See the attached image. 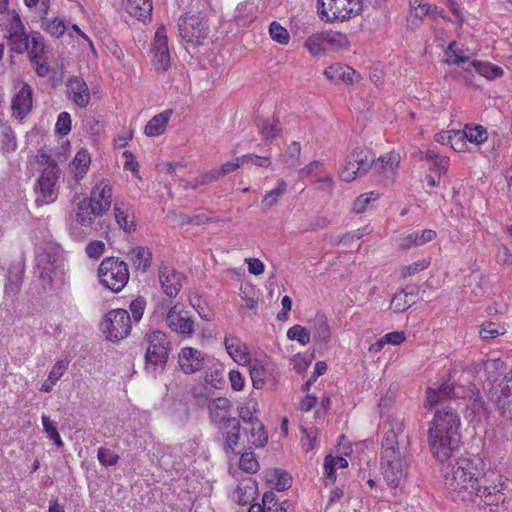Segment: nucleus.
Wrapping results in <instances>:
<instances>
[{
	"instance_id": "nucleus-1",
	"label": "nucleus",
	"mask_w": 512,
	"mask_h": 512,
	"mask_svg": "<svg viewBox=\"0 0 512 512\" xmlns=\"http://www.w3.org/2000/svg\"><path fill=\"white\" fill-rule=\"evenodd\" d=\"M483 471L481 458L460 457L443 470L445 490L453 501L478 512H500L506 500L503 484L489 481Z\"/></svg>"
},
{
	"instance_id": "nucleus-2",
	"label": "nucleus",
	"mask_w": 512,
	"mask_h": 512,
	"mask_svg": "<svg viewBox=\"0 0 512 512\" xmlns=\"http://www.w3.org/2000/svg\"><path fill=\"white\" fill-rule=\"evenodd\" d=\"M389 430L382 439L380 457L381 472L384 480L391 488H397L408 470V457L399 447L398 436L405 430L404 419L389 416Z\"/></svg>"
},
{
	"instance_id": "nucleus-3",
	"label": "nucleus",
	"mask_w": 512,
	"mask_h": 512,
	"mask_svg": "<svg viewBox=\"0 0 512 512\" xmlns=\"http://www.w3.org/2000/svg\"><path fill=\"white\" fill-rule=\"evenodd\" d=\"M460 417L455 408L445 405L437 409L428 429V442L433 456L446 461L457 448L460 436Z\"/></svg>"
},
{
	"instance_id": "nucleus-4",
	"label": "nucleus",
	"mask_w": 512,
	"mask_h": 512,
	"mask_svg": "<svg viewBox=\"0 0 512 512\" xmlns=\"http://www.w3.org/2000/svg\"><path fill=\"white\" fill-rule=\"evenodd\" d=\"M145 339L148 347L145 353V371L152 377L161 374L166 367L171 342L166 333L155 330L147 333Z\"/></svg>"
},
{
	"instance_id": "nucleus-5",
	"label": "nucleus",
	"mask_w": 512,
	"mask_h": 512,
	"mask_svg": "<svg viewBox=\"0 0 512 512\" xmlns=\"http://www.w3.org/2000/svg\"><path fill=\"white\" fill-rule=\"evenodd\" d=\"M426 401L425 407L432 409L437 404H440L444 400L452 399V398H470L473 400V410L475 412H480L484 410V401L482 400L479 392L475 390V386H470L468 389H465L462 386H450L448 384H443L438 388H428L426 391Z\"/></svg>"
},
{
	"instance_id": "nucleus-6",
	"label": "nucleus",
	"mask_w": 512,
	"mask_h": 512,
	"mask_svg": "<svg viewBox=\"0 0 512 512\" xmlns=\"http://www.w3.org/2000/svg\"><path fill=\"white\" fill-rule=\"evenodd\" d=\"M98 277L103 286L118 293L129 281L128 266L119 258L106 257L98 267Z\"/></svg>"
},
{
	"instance_id": "nucleus-7",
	"label": "nucleus",
	"mask_w": 512,
	"mask_h": 512,
	"mask_svg": "<svg viewBox=\"0 0 512 512\" xmlns=\"http://www.w3.org/2000/svg\"><path fill=\"white\" fill-rule=\"evenodd\" d=\"M363 10V0H318V13L326 22L345 21Z\"/></svg>"
},
{
	"instance_id": "nucleus-8",
	"label": "nucleus",
	"mask_w": 512,
	"mask_h": 512,
	"mask_svg": "<svg viewBox=\"0 0 512 512\" xmlns=\"http://www.w3.org/2000/svg\"><path fill=\"white\" fill-rule=\"evenodd\" d=\"M167 307L168 305L165 304V301L159 303L156 308V313L161 312V315L164 316L167 327L171 331L184 338H191L194 335L196 328L195 322L189 311L185 310L183 305L175 304L169 307L165 313Z\"/></svg>"
},
{
	"instance_id": "nucleus-9",
	"label": "nucleus",
	"mask_w": 512,
	"mask_h": 512,
	"mask_svg": "<svg viewBox=\"0 0 512 512\" xmlns=\"http://www.w3.org/2000/svg\"><path fill=\"white\" fill-rule=\"evenodd\" d=\"M374 154L367 148L357 147L346 156L338 174L341 180L351 182L365 175L372 167Z\"/></svg>"
},
{
	"instance_id": "nucleus-10",
	"label": "nucleus",
	"mask_w": 512,
	"mask_h": 512,
	"mask_svg": "<svg viewBox=\"0 0 512 512\" xmlns=\"http://www.w3.org/2000/svg\"><path fill=\"white\" fill-rule=\"evenodd\" d=\"M101 329L106 338L111 341H119L130 334L131 317L125 309L110 310L101 323Z\"/></svg>"
},
{
	"instance_id": "nucleus-11",
	"label": "nucleus",
	"mask_w": 512,
	"mask_h": 512,
	"mask_svg": "<svg viewBox=\"0 0 512 512\" xmlns=\"http://www.w3.org/2000/svg\"><path fill=\"white\" fill-rule=\"evenodd\" d=\"M42 162L45 161L46 167L37 180L35 190L39 191L46 202H53L57 197L56 183L59 178V168L51 156L41 153Z\"/></svg>"
},
{
	"instance_id": "nucleus-12",
	"label": "nucleus",
	"mask_w": 512,
	"mask_h": 512,
	"mask_svg": "<svg viewBox=\"0 0 512 512\" xmlns=\"http://www.w3.org/2000/svg\"><path fill=\"white\" fill-rule=\"evenodd\" d=\"M490 400L499 415L512 425V372L506 374L501 383L491 389Z\"/></svg>"
},
{
	"instance_id": "nucleus-13",
	"label": "nucleus",
	"mask_w": 512,
	"mask_h": 512,
	"mask_svg": "<svg viewBox=\"0 0 512 512\" xmlns=\"http://www.w3.org/2000/svg\"><path fill=\"white\" fill-rule=\"evenodd\" d=\"M410 13L407 17L408 25L411 29H418L420 23L424 20H431L441 25L445 21L446 14L443 9L433 6L423 0H413L410 3Z\"/></svg>"
},
{
	"instance_id": "nucleus-14",
	"label": "nucleus",
	"mask_w": 512,
	"mask_h": 512,
	"mask_svg": "<svg viewBox=\"0 0 512 512\" xmlns=\"http://www.w3.org/2000/svg\"><path fill=\"white\" fill-rule=\"evenodd\" d=\"M112 196L111 185L106 181H101L91 189L89 197L84 199L92 208L91 211L100 218L109 211L112 204Z\"/></svg>"
},
{
	"instance_id": "nucleus-15",
	"label": "nucleus",
	"mask_w": 512,
	"mask_h": 512,
	"mask_svg": "<svg viewBox=\"0 0 512 512\" xmlns=\"http://www.w3.org/2000/svg\"><path fill=\"white\" fill-rule=\"evenodd\" d=\"M210 357L193 347H184L179 353L178 363L185 374H193L203 370Z\"/></svg>"
},
{
	"instance_id": "nucleus-16",
	"label": "nucleus",
	"mask_w": 512,
	"mask_h": 512,
	"mask_svg": "<svg viewBox=\"0 0 512 512\" xmlns=\"http://www.w3.org/2000/svg\"><path fill=\"white\" fill-rule=\"evenodd\" d=\"M152 65L158 74L168 71L171 66L168 39L166 34H155L152 44Z\"/></svg>"
},
{
	"instance_id": "nucleus-17",
	"label": "nucleus",
	"mask_w": 512,
	"mask_h": 512,
	"mask_svg": "<svg viewBox=\"0 0 512 512\" xmlns=\"http://www.w3.org/2000/svg\"><path fill=\"white\" fill-rule=\"evenodd\" d=\"M159 282L165 295L174 298L178 295L182 288L184 276L176 272L173 268L162 265L159 269Z\"/></svg>"
},
{
	"instance_id": "nucleus-18",
	"label": "nucleus",
	"mask_w": 512,
	"mask_h": 512,
	"mask_svg": "<svg viewBox=\"0 0 512 512\" xmlns=\"http://www.w3.org/2000/svg\"><path fill=\"white\" fill-rule=\"evenodd\" d=\"M324 75L328 80L334 83L343 82L346 84H353L355 82H359L361 79L360 74L356 70L341 63H335L328 66L324 70Z\"/></svg>"
},
{
	"instance_id": "nucleus-19",
	"label": "nucleus",
	"mask_w": 512,
	"mask_h": 512,
	"mask_svg": "<svg viewBox=\"0 0 512 512\" xmlns=\"http://www.w3.org/2000/svg\"><path fill=\"white\" fill-rule=\"evenodd\" d=\"M68 98L78 107L85 108L90 102V91L83 78L74 76L68 80Z\"/></svg>"
},
{
	"instance_id": "nucleus-20",
	"label": "nucleus",
	"mask_w": 512,
	"mask_h": 512,
	"mask_svg": "<svg viewBox=\"0 0 512 512\" xmlns=\"http://www.w3.org/2000/svg\"><path fill=\"white\" fill-rule=\"evenodd\" d=\"M232 404L229 399L225 397H218L212 399L208 404L209 416L215 425L218 427L231 421L234 417L231 416Z\"/></svg>"
},
{
	"instance_id": "nucleus-21",
	"label": "nucleus",
	"mask_w": 512,
	"mask_h": 512,
	"mask_svg": "<svg viewBox=\"0 0 512 512\" xmlns=\"http://www.w3.org/2000/svg\"><path fill=\"white\" fill-rule=\"evenodd\" d=\"M114 218L119 228L126 233L136 230V222L132 207L120 200H116L113 206Z\"/></svg>"
},
{
	"instance_id": "nucleus-22",
	"label": "nucleus",
	"mask_w": 512,
	"mask_h": 512,
	"mask_svg": "<svg viewBox=\"0 0 512 512\" xmlns=\"http://www.w3.org/2000/svg\"><path fill=\"white\" fill-rule=\"evenodd\" d=\"M223 438V448L226 453H234L236 447L240 444V420L237 418L218 427Z\"/></svg>"
},
{
	"instance_id": "nucleus-23",
	"label": "nucleus",
	"mask_w": 512,
	"mask_h": 512,
	"mask_svg": "<svg viewBox=\"0 0 512 512\" xmlns=\"http://www.w3.org/2000/svg\"><path fill=\"white\" fill-rule=\"evenodd\" d=\"M32 95V88L27 83L14 95L11 108L15 117L23 119L31 111Z\"/></svg>"
},
{
	"instance_id": "nucleus-24",
	"label": "nucleus",
	"mask_w": 512,
	"mask_h": 512,
	"mask_svg": "<svg viewBox=\"0 0 512 512\" xmlns=\"http://www.w3.org/2000/svg\"><path fill=\"white\" fill-rule=\"evenodd\" d=\"M125 11L135 19L146 23L151 20L152 0H122Z\"/></svg>"
},
{
	"instance_id": "nucleus-25",
	"label": "nucleus",
	"mask_w": 512,
	"mask_h": 512,
	"mask_svg": "<svg viewBox=\"0 0 512 512\" xmlns=\"http://www.w3.org/2000/svg\"><path fill=\"white\" fill-rule=\"evenodd\" d=\"M400 162L398 154H385L374 160L372 168L387 180H393Z\"/></svg>"
},
{
	"instance_id": "nucleus-26",
	"label": "nucleus",
	"mask_w": 512,
	"mask_h": 512,
	"mask_svg": "<svg viewBox=\"0 0 512 512\" xmlns=\"http://www.w3.org/2000/svg\"><path fill=\"white\" fill-rule=\"evenodd\" d=\"M205 381L215 389H220L225 384L224 366L215 358L210 357L209 361L206 362L205 368Z\"/></svg>"
},
{
	"instance_id": "nucleus-27",
	"label": "nucleus",
	"mask_w": 512,
	"mask_h": 512,
	"mask_svg": "<svg viewBox=\"0 0 512 512\" xmlns=\"http://www.w3.org/2000/svg\"><path fill=\"white\" fill-rule=\"evenodd\" d=\"M445 54L449 57V59L446 60V63L456 66L469 62L475 55V53L468 47H464L455 41L448 44Z\"/></svg>"
},
{
	"instance_id": "nucleus-28",
	"label": "nucleus",
	"mask_w": 512,
	"mask_h": 512,
	"mask_svg": "<svg viewBox=\"0 0 512 512\" xmlns=\"http://www.w3.org/2000/svg\"><path fill=\"white\" fill-rule=\"evenodd\" d=\"M258 7L252 0H246L240 3L234 15V20L239 28H244L252 23L257 16Z\"/></svg>"
},
{
	"instance_id": "nucleus-29",
	"label": "nucleus",
	"mask_w": 512,
	"mask_h": 512,
	"mask_svg": "<svg viewBox=\"0 0 512 512\" xmlns=\"http://www.w3.org/2000/svg\"><path fill=\"white\" fill-rule=\"evenodd\" d=\"M242 430L246 435L247 442L249 444L257 448L264 447L266 445L268 441V434L260 420L252 422L249 426H243Z\"/></svg>"
},
{
	"instance_id": "nucleus-30",
	"label": "nucleus",
	"mask_w": 512,
	"mask_h": 512,
	"mask_svg": "<svg viewBox=\"0 0 512 512\" xmlns=\"http://www.w3.org/2000/svg\"><path fill=\"white\" fill-rule=\"evenodd\" d=\"M172 114L173 111L171 109H167L152 117L145 126V134L148 137H156L163 134Z\"/></svg>"
},
{
	"instance_id": "nucleus-31",
	"label": "nucleus",
	"mask_w": 512,
	"mask_h": 512,
	"mask_svg": "<svg viewBox=\"0 0 512 512\" xmlns=\"http://www.w3.org/2000/svg\"><path fill=\"white\" fill-rule=\"evenodd\" d=\"M90 210H92V208L88 202H86L85 199H82L76 204L73 213L71 214V218L76 222V224L82 227H92L95 219L99 217Z\"/></svg>"
},
{
	"instance_id": "nucleus-32",
	"label": "nucleus",
	"mask_w": 512,
	"mask_h": 512,
	"mask_svg": "<svg viewBox=\"0 0 512 512\" xmlns=\"http://www.w3.org/2000/svg\"><path fill=\"white\" fill-rule=\"evenodd\" d=\"M416 156L421 160H426L431 163L430 170L437 172L439 175L445 174L449 167V158L434 150L419 151Z\"/></svg>"
},
{
	"instance_id": "nucleus-33",
	"label": "nucleus",
	"mask_w": 512,
	"mask_h": 512,
	"mask_svg": "<svg viewBox=\"0 0 512 512\" xmlns=\"http://www.w3.org/2000/svg\"><path fill=\"white\" fill-rule=\"evenodd\" d=\"M258 132L265 141H272L279 137L282 132V127L279 119L277 118H264L257 120Z\"/></svg>"
},
{
	"instance_id": "nucleus-34",
	"label": "nucleus",
	"mask_w": 512,
	"mask_h": 512,
	"mask_svg": "<svg viewBox=\"0 0 512 512\" xmlns=\"http://www.w3.org/2000/svg\"><path fill=\"white\" fill-rule=\"evenodd\" d=\"M225 348L234 361L246 362L248 360V353L246 345L234 335H228L224 339Z\"/></svg>"
},
{
	"instance_id": "nucleus-35",
	"label": "nucleus",
	"mask_w": 512,
	"mask_h": 512,
	"mask_svg": "<svg viewBox=\"0 0 512 512\" xmlns=\"http://www.w3.org/2000/svg\"><path fill=\"white\" fill-rule=\"evenodd\" d=\"M130 260L138 271L146 272L151 266L152 253L149 248L137 246L129 252Z\"/></svg>"
},
{
	"instance_id": "nucleus-36",
	"label": "nucleus",
	"mask_w": 512,
	"mask_h": 512,
	"mask_svg": "<svg viewBox=\"0 0 512 512\" xmlns=\"http://www.w3.org/2000/svg\"><path fill=\"white\" fill-rule=\"evenodd\" d=\"M465 70L470 73L474 71L489 80L499 78L504 73L503 69L497 65L477 60L470 62L469 66L466 67Z\"/></svg>"
},
{
	"instance_id": "nucleus-37",
	"label": "nucleus",
	"mask_w": 512,
	"mask_h": 512,
	"mask_svg": "<svg viewBox=\"0 0 512 512\" xmlns=\"http://www.w3.org/2000/svg\"><path fill=\"white\" fill-rule=\"evenodd\" d=\"M445 4L450 10L451 16L446 15L445 21H441V29L458 30L462 28L464 20L460 6L454 0H445Z\"/></svg>"
},
{
	"instance_id": "nucleus-38",
	"label": "nucleus",
	"mask_w": 512,
	"mask_h": 512,
	"mask_svg": "<svg viewBox=\"0 0 512 512\" xmlns=\"http://www.w3.org/2000/svg\"><path fill=\"white\" fill-rule=\"evenodd\" d=\"M91 163L90 154L87 150H80L76 153L71 162V168L74 173V180L78 183L86 175Z\"/></svg>"
},
{
	"instance_id": "nucleus-39",
	"label": "nucleus",
	"mask_w": 512,
	"mask_h": 512,
	"mask_svg": "<svg viewBox=\"0 0 512 512\" xmlns=\"http://www.w3.org/2000/svg\"><path fill=\"white\" fill-rule=\"evenodd\" d=\"M180 32H201L208 29L206 21L198 14H185L178 19Z\"/></svg>"
},
{
	"instance_id": "nucleus-40",
	"label": "nucleus",
	"mask_w": 512,
	"mask_h": 512,
	"mask_svg": "<svg viewBox=\"0 0 512 512\" xmlns=\"http://www.w3.org/2000/svg\"><path fill=\"white\" fill-rule=\"evenodd\" d=\"M435 237L436 232L432 229H425L422 232H413L401 239V246L403 248L421 246L432 241Z\"/></svg>"
},
{
	"instance_id": "nucleus-41",
	"label": "nucleus",
	"mask_w": 512,
	"mask_h": 512,
	"mask_svg": "<svg viewBox=\"0 0 512 512\" xmlns=\"http://www.w3.org/2000/svg\"><path fill=\"white\" fill-rule=\"evenodd\" d=\"M256 493V483L252 480H248L240 483L233 493L235 501L240 505H247L253 499Z\"/></svg>"
},
{
	"instance_id": "nucleus-42",
	"label": "nucleus",
	"mask_w": 512,
	"mask_h": 512,
	"mask_svg": "<svg viewBox=\"0 0 512 512\" xmlns=\"http://www.w3.org/2000/svg\"><path fill=\"white\" fill-rule=\"evenodd\" d=\"M250 377L254 388L261 389L267 382L271 373L265 368L261 361L255 360L250 364Z\"/></svg>"
},
{
	"instance_id": "nucleus-43",
	"label": "nucleus",
	"mask_w": 512,
	"mask_h": 512,
	"mask_svg": "<svg viewBox=\"0 0 512 512\" xmlns=\"http://www.w3.org/2000/svg\"><path fill=\"white\" fill-rule=\"evenodd\" d=\"M61 266L62 263H58V260L55 256L48 254L47 264L42 268L40 272V278L48 284H51L54 277H56L58 274H64V270L61 268Z\"/></svg>"
},
{
	"instance_id": "nucleus-44",
	"label": "nucleus",
	"mask_w": 512,
	"mask_h": 512,
	"mask_svg": "<svg viewBox=\"0 0 512 512\" xmlns=\"http://www.w3.org/2000/svg\"><path fill=\"white\" fill-rule=\"evenodd\" d=\"M66 368L67 364L64 361H57L49 372L48 378L44 381L40 390L46 393L51 392L54 385L63 376Z\"/></svg>"
},
{
	"instance_id": "nucleus-45",
	"label": "nucleus",
	"mask_w": 512,
	"mask_h": 512,
	"mask_svg": "<svg viewBox=\"0 0 512 512\" xmlns=\"http://www.w3.org/2000/svg\"><path fill=\"white\" fill-rule=\"evenodd\" d=\"M379 198V193L370 191L359 195L353 202L352 210L357 214L364 213Z\"/></svg>"
},
{
	"instance_id": "nucleus-46",
	"label": "nucleus",
	"mask_w": 512,
	"mask_h": 512,
	"mask_svg": "<svg viewBox=\"0 0 512 512\" xmlns=\"http://www.w3.org/2000/svg\"><path fill=\"white\" fill-rule=\"evenodd\" d=\"M257 413V403L249 400L244 406L238 408V417L242 421L243 426H249L254 421H259Z\"/></svg>"
},
{
	"instance_id": "nucleus-47",
	"label": "nucleus",
	"mask_w": 512,
	"mask_h": 512,
	"mask_svg": "<svg viewBox=\"0 0 512 512\" xmlns=\"http://www.w3.org/2000/svg\"><path fill=\"white\" fill-rule=\"evenodd\" d=\"M463 137L469 142L479 145L487 140V131L481 125H466L463 129Z\"/></svg>"
},
{
	"instance_id": "nucleus-48",
	"label": "nucleus",
	"mask_w": 512,
	"mask_h": 512,
	"mask_svg": "<svg viewBox=\"0 0 512 512\" xmlns=\"http://www.w3.org/2000/svg\"><path fill=\"white\" fill-rule=\"evenodd\" d=\"M313 327L319 341L327 343L330 340V327L324 315H316L313 319Z\"/></svg>"
},
{
	"instance_id": "nucleus-49",
	"label": "nucleus",
	"mask_w": 512,
	"mask_h": 512,
	"mask_svg": "<svg viewBox=\"0 0 512 512\" xmlns=\"http://www.w3.org/2000/svg\"><path fill=\"white\" fill-rule=\"evenodd\" d=\"M31 34H9L8 42L11 50L16 53H23L30 48Z\"/></svg>"
},
{
	"instance_id": "nucleus-50",
	"label": "nucleus",
	"mask_w": 512,
	"mask_h": 512,
	"mask_svg": "<svg viewBox=\"0 0 512 512\" xmlns=\"http://www.w3.org/2000/svg\"><path fill=\"white\" fill-rule=\"evenodd\" d=\"M305 46L314 56L324 53L327 50L324 34H311L305 42Z\"/></svg>"
},
{
	"instance_id": "nucleus-51",
	"label": "nucleus",
	"mask_w": 512,
	"mask_h": 512,
	"mask_svg": "<svg viewBox=\"0 0 512 512\" xmlns=\"http://www.w3.org/2000/svg\"><path fill=\"white\" fill-rule=\"evenodd\" d=\"M287 190V184L284 180H279L276 188L270 190L264 196L262 203L268 207L275 205Z\"/></svg>"
},
{
	"instance_id": "nucleus-52",
	"label": "nucleus",
	"mask_w": 512,
	"mask_h": 512,
	"mask_svg": "<svg viewBox=\"0 0 512 512\" xmlns=\"http://www.w3.org/2000/svg\"><path fill=\"white\" fill-rule=\"evenodd\" d=\"M42 425L48 438L51 439L57 447L63 446V441L58 433L56 425L51 421L50 417L43 414L41 417Z\"/></svg>"
},
{
	"instance_id": "nucleus-53",
	"label": "nucleus",
	"mask_w": 512,
	"mask_h": 512,
	"mask_svg": "<svg viewBox=\"0 0 512 512\" xmlns=\"http://www.w3.org/2000/svg\"><path fill=\"white\" fill-rule=\"evenodd\" d=\"M504 368L505 363L500 359H488L484 363V370L488 374V379L493 382L498 380V376L502 374Z\"/></svg>"
},
{
	"instance_id": "nucleus-54",
	"label": "nucleus",
	"mask_w": 512,
	"mask_h": 512,
	"mask_svg": "<svg viewBox=\"0 0 512 512\" xmlns=\"http://www.w3.org/2000/svg\"><path fill=\"white\" fill-rule=\"evenodd\" d=\"M287 338L298 341L301 345H306L310 342V333L305 327L296 324L288 329Z\"/></svg>"
},
{
	"instance_id": "nucleus-55",
	"label": "nucleus",
	"mask_w": 512,
	"mask_h": 512,
	"mask_svg": "<svg viewBox=\"0 0 512 512\" xmlns=\"http://www.w3.org/2000/svg\"><path fill=\"white\" fill-rule=\"evenodd\" d=\"M46 49L44 39L39 34L38 36L32 37L30 41V48L28 50L30 61H37V59H42V55Z\"/></svg>"
},
{
	"instance_id": "nucleus-56",
	"label": "nucleus",
	"mask_w": 512,
	"mask_h": 512,
	"mask_svg": "<svg viewBox=\"0 0 512 512\" xmlns=\"http://www.w3.org/2000/svg\"><path fill=\"white\" fill-rule=\"evenodd\" d=\"M325 41L326 46H329L332 51L347 49L349 46V41L345 34H326Z\"/></svg>"
},
{
	"instance_id": "nucleus-57",
	"label": "nucleus",
	"mask_w": 512,
	"mask_h": 512,
	"mask_svg": "<svg viewBox=\"0 0 512 512\" xmlns=\"http://www.w3.org/2000/svg\"><path fill=\"white\" fill-rule=\"evenodd\" d=\"M97 458L100 464L105 467L115 466L119 461V455L106 447L98 448Z\"/></svg>"
},
{
	"instance_id": "nucleus-58",
	"label": "nucleus",
	"mask_w": 512,
	"mask_h": 512,
	"mask_svg": "<svg viewBox=\"0 0 512 512\" xmlns=\"http://www.w3.org/2000/svg\"><path fill=\"white\" fill-rule=\"evenodd\" d=\"M414 303V299H408L406 295L400 291L394 295L390 307L394 312L400 313L407 310Z\"/></svg>"
},
{
	"instance_id": "nucleus-59",
	"label": "nucleus",
	"mask_w": 512,
	"mask_h": 512,
	"mask_svg": "<svg viewBox=\"0 0 512 512\" xmlns=\"http://www.w3.org/2000/svg\"><path fill=\"white\" fill-rule=\"evenodd\" d=\"M217 180H218V177H217L216 171L214 169H212L209 172L200 174L199 176L194 178L192 181L187 182V184L185 185V188L195 189L198 186L206 185V184H209V183L217 181Z\"/></svg>"
},
{
	"instance_id": "nucleus-60",
	"label": "nucleus",
	"mask_w": 512,
	"mask_h": 512,
	"mask_svg": "<svg viewBox=\"0 0 512 512\" xmlns=\"http://www.w3.org/2000/svg\"><path fill=\"white\" fill-rule=\"evenodd\" d=\"M239 466L247 473H255L259 465L253 452H244L240 457Z\"/></svg>"
},
{
	"instance_id": "nucleus-61",
	"label": "nucleus",
	"mask_w": 512,
	"mask_h": 512,
	"mask_svg": "<svg viewBox=\"0 0 512 512\" xmlns=\"http://www.w3.org/2000/svg\"><path fill=\"white\" fill-rule=\"evenodd\" d=\"M145 307H146V300L142 296H139L130 302L129 310H130V312L132 314V318L135 322H139L142 319Z\"/></svg>"
},
{
	"instance_id": "nucleus-62",
	"label": "nucleus",
	"mask_w": 512,
	"mask_h": 512,
	"mask_svg": "<svg viewBox=\"0 0 512 512\" xmlns=\"http://www.w3.org/2000/svg\"><path fill=\"white\" fill-rule=\"evenodd\" d=\"M71 130V116L68 112H61L55 125V131L61 135H67Z\"/></svg>"
},
{
	"instance_id": "nucleus-63",
	"label": "nucleus",
	"mask_w": 512,
	"mask_h": 512,
	"mask_svg": "<svg viewBox=\"0 0 512 512\" xmlns=\"http://www.w3.org/2000/svg\"><path fill=\"white\" fill-rule=\"evenodd\" d=\"M105 250V243L101 240L90 241L86 247L85 252L89 258L98 259Z\"/></svg>"
},
{
	"instance_id": "nucleus-64",
	"label": "nucleus",
	"mask_w": 512,
	"mask_h": 512,
	"mask_svg": "<svg viewBox=\"0 0 512 512\" xmlns=\"http://www.w3.org/2000/svg\"><path fill=\"white\" fill-rule=\"evenodd\" d=\"M501 334H503V331H500L499 327L493 322H486L481 326L480 336L484 340L493 339Z\"/></svg>"
}]
</instances>
